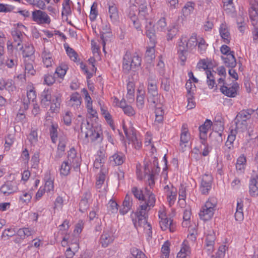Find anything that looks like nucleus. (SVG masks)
<instances>
[{"mask_svg": "<svg viewBox=\"0 0 258 258\" xmlns=\"http://www.w3.org/2000/svg\"><path fill=\"white\" fill-rule=\"evenodd\" d=\"M32 61L33 59H31V62L25 63V72L31 75H34L35 71L34 70Z\"/></svg>", "mask_w": 258, "mask_h": 258, "instance_id": "obj_58", "label": "nucleus"}, {"mask_svg": "<svg viewBox=\"0 0 258 258\" xmlns=\"http://www.w3.org/2000/svg\"><path fill=\"white\" fill-rule=\"evenodd\" d=\"M114 239V236L111 232L109 231H103L100 238V242L101 245L106 247L111 243Z\"/></svg>", "mask_w": 258, "mask_h": 258, "instance_id": "obj_17", "label": "nucleus"}, {"mask_svg": "<svg viewBox=\"0 0 258 258\" xmlns=\"http://www.w3.org/2000/svg\"><path fill=\"white\" fill-rule=\"evenodd\" d=\"M141 57L137 53L132 54L126 51L123 58V72L128 74L131 70L134 71L139 68L141 64Z\"/></svg>", "mask_w": 258, "mask_h": 258, "instance_id": "obj_5", "label": "nucleus"}, {"mask_svg": "<svg viewBox=\"0 0 258 258\" xmlns=\"http://www.w3.org/2000/svg\"><path fill=\"white\" fill-rule=\"evenodd\" d=\"M123 129L126 138L132 142L135 148L139 149L142 147V142L137 139L136 134L133 131L132 133H128L127 128L124 126H123Z\"/></svg>", "mask_w": 258, "mask_h": 258, "instance_id": "obj_14", "label": "nucleus"}, {"mask_svg": "<svg viewBox=\"0 0 258 258\" xmlns=\"http://www.w3.org/2000/svg\"><path fill=\"white\" fill-rule=\"evenodd\" d=\"M159 218L160 219L159 222L161 228L165 231L169 229L170 231L173 232L176 229V225L171 218H168L164 212H159Z\"/></svg>", "mask_w": 258, "mask_h": 258, "instance_id": "obj_7", "label": "nucleus"}, {"mask_svg": "<svg viewBox=\"0 0 258 258\" xmlns=\"http://www.w3.org/2000/svg\"><path fill=\"white\" fill-rule=\"evenodd\" d=\"M108 13L109 17L113 22H116L119 18L118 12L116 6L114 4L109 5Z\"/></svg>", "mask_w": 258, "mask_h": 258, "instance_id": "obj_30", "label": "nucleus"}, {"mask_svg": "<svg viewBox=\"0 0 258 258\" xmlns=\"http://www.w3.org/2000/svg\"><path fill=\"white\" fill-rule=\"evenodd\" d=\"M81 96L79 93H73L71 96L70 100L69 101V104L73 107L75 109H78L81 106Z\"/></svg>", "mask_w": 258, "mask_h": 258, "instance_id": "obj_22", "label": "nucleus"}, {"mask_svg": "<svg viewBox=\"0 0 258 258\" xmlns=\"http://www.w3.org/2000/svg\"><path fill=\"white\" fill-rule=\"evenodd\" d=\"M151 166L152 169L151 170L149 165H146L145 166V174H153V176L158 174L160 172V168L158 166V163L156 159H154Z\"/></svg>", "mask_w": 258, "mask_h": 258, "instance_id": "obj_24", "label": "nucleus"}, {"mask_svg": "<svg viewBox=\"0 0 258 258\" xmlns=\"http://www.w3.org/2000/svg\"><path fill=\"white\" fill-rule=\"evenodd\" d=\"M27 96L29 102H32L34 103L35 101L36 94L33 89L27 91Z\"/></svg>", "mask_w": 258, "mask_h": 258, "instance_id": "obj_64", "label": "nucleus"}, {"mask_svg": "<svg viewBox=\"0 0 258 258\" xmlns=\"http://www.w3.org/2000/svg\"><path fill=\"white\" fill-rule=\"evenodd\" d=\"M155 78V77L154 76H150L149 77L148 85V94H158L156 83L154 80Z\"/></svg>", "mask_w": 258, "mask_h": 258, "instance_id": "obj_27", "label": "nucleus"}, {"mask_svg": "<svg viewBox=\"0 0 258 258\" xmlns=\"http://www.w3.org/2000/svg\"><path fill=\"white\" fill-rule=\"evenodd\" d=\"M108 34L109 35H111V31L109 25L107 23L103 24V26L102 28V31L100 33V38L102 40V44L103 47V50L105 51V46L106 44V41H107V39L106 37L104 36L105 34Z\"/></svg>", "mask_w": 258, "mask_h": 258, "instance_id": "obj_29", "label": "nucleus"}, {"mask_svg": "<svg viewBox=\"0 0 258 258\" xmlns=\"http://www.w3.org/2000/svg\"><path fill=\"white\" fill-rule=\"evenodd\" d=\"M167 39L168 41L171 40L177 34L178 30L177 26L174 25L170 26L167 30Z\"/></svg>", "mask_w": 258, "mask_h": 258, "instance_id": "obj_37", "label": "nucleus"}, {"mask_svg": "<svg viewBox=\"0 0 258 258\" xmlns=\"http://www.w3.org/2000/svg\"><path fill=\"white\" fill-rule=\"evenodd\" d=\"M18 187L15 182L8 181L0 188V191L5 196H8L17 191Z\"/></svg>", "mask_w": 258, "mask_h": 258, "instance_id": "obj_11", "label": "nucleus"}, {"mask_svg": "<svg viewBox=\"0 0 258 258\" xmlns=\"http://www.w3.org/2000/svg\"><path fill=\"white\" fill-rule=\"evenodd\" d=\"M213 178L212 175L208 174H205L202 177L200 189L203 195H207L209 193L211 188Z\"/></svg>", "mask_w": 258, "mask_h": 258, "instance_id": "obj_9", "label": "nucleus"}, {"mask_svg": "<svg viewBox=\"0 0 258 258\" xmlns=\"http://www.w3.org/2000/svg\"><path fill=\"white\" fill-rule=\"evenodd\" d=\"M190 139V134L188 132V126L186 123L182 125L180 134V144L187 143Z\"/></svg>", "mask_w": 258, "mask_h": 258, "instance_id": "obj_26", "label": "nucleus"}, {"mask_svg": "<svg viewBox=\"0 0 258 258\" xmlns=\"http://www.w3.org/2000/svg\"><path fill=\"white\" fill-rule=\"evenodd\" d=\"M146 25L145 26L146 35L150 40V43H152L153 45L156 44V36L155 35V30L154 25L151 20L146 21Z\"/></svg>", "mask_w": 258, "mask_h": 258, "instance_id": "obj_10", "label": "nucleus"}, {"mask_svg": "<svg viewBox=\"0 0 258 258\" xmlns=\"http://www.w3.org/2000/svg\"><path fill=\"white\" fill-rule=\"evenodd\" d=\"M219 32L220 36L225 43L229 44L230 42L231 37L229 30L224 24H222L220 26Z\"/></svg>", "mask_w": 258, "mask_h": 258, "instance_id": "obj_25", "label": "nucleus"}, {"mask_svg": "<svg viewBox=\"0 0 258 258\" xmlns=\"http://www.w3.org/2000/svg\"><path fill=\"white\" fill-rule=\"evenodd\" d=\"M43 189L47 192L53 191L54 189L53 180L49 179L46 181Z\"/></svg>", "mask_w": 258, "mask_h": 258, "instance_id": "obj_57", "label": "nucleus"}, {"mask_svg": "<svg viewBox=\"0 0 258 258\" xmlns=\"http://www.w3.org/2000/svg\"><path fill=\"white\" fill-rule=\"evenodd\" d=\"M224 64L228 68H233L236 66V60L234 56V52L230 51L226 56H221Z\"/></svg>", "mask_w": 258, "mask_h": 258, "instance_id": "obj_19", "label": "nucleus"}, {"mask_svg": "<svg viewBox=\"0 0 258 258\" xmlns=\"http://www.w3.org/2000/svg\"><path fill=\"white\" fill-rule=\"evenodd\" d=\"M125 160V157L121 152H117L109 157V161L113 166L121 165Z\"/></svg>", "mask_w": 258, "mask_h": 258, "instance_id": "obj_20", "label": "nucleus"}, {"mask_svg": "<svg viewBox=\"0 0 258 258\" xmlns=\"http://www.w3.org/2000/svg\"><path fill=\"white\" fill-rule=\"evenodd\" d=\"M57 125L52 124L50 127L49 128L50 136L52 142L53 143H55L57 138Z\"/></svg>", "mask_w": 258, "mask_h": 258, "instance_id": "obj_41", "label": "nucleus"}, {"mask_svg": "<svg viewBox=\"0 0 258 258\" xmlns=\"http://www.w3.org/2000/svg\"><path fill=\"white\" fill-rule=\"evenodd\" d=\"M64 47L66 48L67 53L70 57V58L72 60L76 61L77 60L78 57V54L76 53V52L73 48L70 47L69 46H68L67 47L64 46Z\"/></svg>", "mask_w": 258, "mask_h": 258, "instance_id": "obj_49", "label": "nucleus"}, {"mask_svg": "<svg viewBox=\"0 0 258 258\" xmlns=\"http://www.w3.org/2000/svg\"><path fill=\"white\" fill-rule=\"evenodd\" d=\"M217 204V201L216 198H209L200 210L199 214L200 219L203 221L211 219L213 216Z\"/></svg>", "mask_w": 258, "mask_h": 258, "instance_id": "obj_6", "label": "nucleus"}, {"mask_svg": "<svg viewBox=\"0 0 258 258\" xmlns=\"http://www.w3.org/2000/svg\"><path fill=\"white\" fill-rule=\"evenodd\" d=\"M156 199L153 195L149 197L148 201L144 204L141 205L138 208L135 215L138 219V221L135 223V226L137 225L140 227H143L145 232L147 235V239H150L152 237V227L151 225L147 222L146 219L147 212L150 210L155 206Z\"/></svg>", "mask_w": 258, "mask_h": 258, "instance_id": "obj_1", "label": "nucleus"}, {"mask_svg": "<svg viewBox=\"0 0 258 258\" xmlns=\"http://www.w3.org/2000/svg\"><path fill=\"white\" fill-rule=\"evenodd\" d=\"M207 77V84L209 87L211 88H213L215 84L214 79H211V77H213L212 73L209 70L206 71Z\"/></svg>", "mask_w": 258, "mask_h": 258, "instance_id": "obj_61", "label": "nucleus"}, {"mask_svg": "<svg viewBox=\"0 0 258 258\" xmlns=\"http://www.w3.org/2000/svg\"><path fill=\"white\" fill-rule=\"evenodd\" d=\"M69 243L72 246L67 248L65 256L66 258H73L75 255V251H77L79 248L78 237H75L73 239L69 240Z\"/></svg>", "mask_w": 258, "mask_h": 258, "instance_id": "obj_12", "label": "nucleus"}, {"mask_svg": "<svg viewBox=\"0 0 258 258\" xmlns=\"http://www.w3.org/2000/svg\"><path fill=\"white\" fill-rule=\"evenodd\" d=\"M148 101L153 106H155L158 102V94H149Z\"/></svg>", "mask_w": 258, "mask_h": 258, "instance_id": "obj_59", "label": "nucleus"}, {"mask_svg": "<svg viewBox=\"0 0 258 258\" xmlns=\"http://www.w3.org/2000/svg\"><path fill=\"white\" fill-rule=\"evenodd\" d=\"M68 142L66 136H60L59 137V143L57 146V149L65 152V148Z\"/></svg>", "mask_w": 258, "mask_h": 258, "instance_id": "obj_43", "label": "nucleus"}, {"mask_svg": "<svg viewBox=\"0 0 258 258\" xmlns=\"http://www.w3.org/2000/svg\"><path fill=\"white\" fill-rule=\"evenodd\" d=\"M147 3L146 2H144L143 4H141L139 8V13L140 16H143L146 21L149 20V19L147 17L148 14L147 13Z\"/></svg>", "mask_w": 258, "mask_h": 258, "instance_id": "obj_44", "label": "nucleus"}, {"mask_svg": "<svg viewBox=\"0 0 258 258\" xmlns=\"http://www.w3.org/2000/svg\"><path fill=\"white\" fill-rule=\"evenodd\" d=\"M132 257L130 258H147L146 255L140 250L133 248L131 250Z\"/></svg>", "mask_w": 258, "mask_h": 258, "instance_id": "obj_46", "label": "nucleus"}, {"mask_svg": "<svg viewBox=\"0 0 258 258\" xmlns=\"http://www.w3.org/2000/svg\"><path fill=\"white\" fill-rule=\"evenodd\" d=\"M212 125V122L207 119L205 123L199 127L200 137L202 144L205 143V139L207 137V134L208 130L211 128Z\"/></svg>", "mask_w": 258, "mask_h": 258, "instance_id": "obj_13", "label": "nucleus"}, {"mask_svg": "<svg viewBox=\"0 0 258 258\" xmlns=\"http://www.w3.org/2000/svg\"><path fill=\"white\" fill-rule=\"evenodd\" d=\"M161 88L166 92L170 90V83L169 78L167 77H163L161 78Z\"/></svg>", "mask_w": 258, "mask_h": 258, "instance_id": "obj_48", "label": "nucleus"}, {"mask_svg": "<svg viewBox=\"0 0 258 258\" xmlns=\"http://www.w3.org/2000/svg\"><path fill=\"white\" fill-rule=\"evenodd\" d=\"M61 97V95L58 93L52 94L51 89H45L40 94V104L45 108H47L49 106L50 111L52 113L57 112L60 108Z\"/></svg>", "mask_w": 258, "mask_h": 258, "instance_id": "obj_2", "label": "nucleus"}, {"mask_svg": "<svg viewBox=\"0 0 258 258\" xmlns=\"http://www.w3.org/2000/svg\"><path fill=\"white\" fill-rule=\"evenodd\" d=\"M80 166V158L77 156L76 151L74 148L68 152L67 159L63 161L59 168L61 175L67 176L70 173L72 167L77 168Z\"/></svg>", "mask_w": 258, "mask_h": 258, "instance_id": "obj_3", "label": "nucleus"}, {"mask_svg": "<svg viewBox=\"0 0 258 258\" xmlns=\"http://www.w3.org/2000/svg\"><path fill=\"white\" fill-rule=\"evenodd\" d=\"M97 7V3H94L91 8L90 14L89 16L90 19L91 21H94L98 15Z\"/></svg>", "mask_w": 258, "mask_h": 258, "instance_id": "obj_52", "label": "nucleus"}, {"mask_svg": "<svg viewBox=\"0 0 258 258\" xmlns=\"http://www.w3.org/2000/svg\"><path fill=\"white\" fill-rule=\"evenodd\" d=\"M108 209L112 213H116L118 210V205L116 202L111 200L108 203Z\"/></svg>", "mask_w": 258, "mask_h": 258, "instance_id": "obj_56", "label": "nucleus"}, {"mask_svg": "<svg viewBox=\"0 0 258 258\" xmlns=\"http://www.w3.org/2000/svg\"><path fill=\"white\" fill-rule=\"evenodd\" d=\"M238 86L234 84L231 87H227L224 85L221 86L220 91L225 95L229 97H235L237 95V90Z\"/></svg>", "mask_w": 258, "mask_h": 258, "instance_id": "obj_15", "label": "nucleus"}, {"mask_svg": "<svg viewBox=\"0 0 258 258\" xmlns=\"http://www.w3.org/2000/svg\"><path fill=\"white\" fill-rule=\"evenodd\" d=\"M71 14V9L70 5V3L63 2L62 4V15H65L66 16Z\"/></svg>", "mask_w": 258, "mask_h": 258, "instance_id": "obj_62", "label": "nucleus"}, {"mask_svg": "<svg viewBox=\"0 0 258 258\" xmlns=\"http://www.w3.org/2000/svg\"><path fill=\"white\" fill-rule=\"evenodd\" d=\"M32 20L38 24H49L51 20L47 14L40 10H35L32 13Z\"/></svg>", "mask_w": 258, "mask_h": 258, "instance_id": "obj_8", "label": "nucleus"}, {"mask_svg": "<svg viewBox=\"0 0 258 258\" xmlns=\"http://www.w3.org/2000/svg\"><path fill=\"white\" fill-rule=\"evenodd\" d=\"M81 132L85 135L86 138L90 137L91 142L100 143L103 136L102 132L99 126H93L87 121L86 123H82L81 126Z\"/></svg>", "mask_w": 258, "mask_h": 258, "instance_id": "obj_4", "label": "nucleus"}, {"mask_svg": "<svg viewBox=\"0 0 258 258\" xmlns=\"http://www.w3.org/2000/svg\"><path fill=\"white\" fill-rule=\"evenodd\" d=\"M249 186L258 187V172L251 176Z\"/></svg>", "mask_w": 258, "mask_h": 258, "instance_id": "obj_60", "label": "nucleus"}, {"mask_svg": "<svg viewBox=\"0 0 258 258\" xmlns=\"http://www.w3.org/2000/svg\"><path fill=\"white\" fill-rule=\"evenodd\" d=\"M42 57L43 63L46 68L51 66L53 60L52 58V54L49 51H47L44 49L42 53Z\"/></svg>", "mask_w": 258, "mask_h": 258, "instance_id": "obj_31", "label": "nucleus"}, {"mask_svg": "<svg viewBox=\"0 0 258 258\" xmlns=\"http://www.w3.org/2000/svg\"><path fill=\"white\" fill-rule=\"evenodd\" d=\"M198 51L203 54L205 53L207 50L208 44L203 38H199L198 42Z\"/></svg>", "mask_w": 258, "mask_h": 258, "instance_id": "obj_39", "label": "nucleus"}, {"mask_svg": "<svg viewBox=\"0 0 258 258\" xmlns=\"http://www.w3.org/2000/svg\"><path fill=\"white\" fill-rule=\"evenodd\" d=\"M106 159L107 155L106 154L105 151L103 149L100 148L97 152L95 160L101 162L102 163L104 164Z\"/></svg>", "mask_w": 258, "mask_h": 258, "instance_id": "obj_35", "label": "nucleus"}, {"mask_svg": "<svg viewBox=\"0 0 258 258\" xmlns=\"http://www.w3.org/2000/svg\"><path fill=\"white\" fill-rule=\"evenodd\" d=\"M176 196V189L172 185L171 190L167 194L168 200L170 204L174 202Z\"/></svg>", "mask_w": 258, "mask_h": 258, "instance_id": "obj_51", "label": "nucleus"}, {"mask_svg": "<svg viewBox=\"0 0 258 258\" xmlns=\"http://www.w3.org/2000/svg\"><path fill=\"white\" fill-rule=\"evenodd\" d=\"M254 112V110L252 109H247L240 111L237 115L235 120H248L251 117V114Z\"/></svg>", "mask_w": 258, "mask_h": 258, "instance_id": "obj_28", "label": "nucleus"}, {"mask_svg": "<svg viewBox=\"0 0 258 258\" xmlns=\"http://www.w3.org/2000/svg\"><path fill=\"white\" fill-rule=\"evenodd\" d=\"M139 95L137 96V105L139 109H142L144 105L145 93L144 91L138 90Z\"/></svg>", "mask_w": 258, "mask_h": 258, "instance_id": "obj_38", "label": "nucleus"}, {"mask_svg": "<svg viewBox=\"0 0 258 258\" xmlns=\"http://www.w3.org/2000/svg\"><path fill=\"white\" fill-rule=\"evenodd\" d=\"M91 196L90 192L87 191L84 194L79 204V210L82 213L85 212L89 208L88 200L90 199Z\"/></svg>", "mask_w": 258, "mask_h": 258, "instance_id": "obj_23", "label": "nucleus"}, {"mask_svg": "<svg viewBox=\"0 0 258 258\" xmlns=\"http://www.w3.org/2000/svg\"><path fill=\"white\" fill-rule=\"evenodd\" d=\"M127 98L128 99H133L135 93V83L132 81H130L127 84Z\"/></svg>", "mask_w": 258, "mask_h": 258, "instance_id": "obj_42", "label": "nucleus"}, {"mask_svg": "<svg viewBox=\"0 0 258 258\" xmlns=\"http://www.w3.org/2000/svg\"><path fill=\"white\" fill-rule=\"evenodd\" d=\"M198 39H197V35L196 33H192L189 39L187 41L186 43V47L189 50H191L195 48L198 44Z\"/></svg>", "mask_w": 258, "mask_h": 258, "instance_id": "obj_32", "label": "nucleus"}, {"mask_svg": "<svg viewBox=\"0 0 258 258\" xmlns=\"http://www.w3.org/2000/svg\"><path fill=\"white\" fill-rule=\"evenodd\" d=\"M132 193L133 194V195L136 199L142 201V203H141L140 206L141 205L145 204L148 201L149 197L151 195H153L154 196H155V195L151 193L148 195V197L147 198L146 196H144L143 195L142 190L136 186L133 187L132 188ZM154 197L155 198V197Z\"/></svg>", "mask_w": 258, "mask_h": 258, "instance_id": "obj_18", "label": "nucleus"}, {"mask_svg": "<svg viewBox=\"0 0 258 258\" xmlns=\"http://www.w3.org/2000/svg\"><path fill=\"white\" fill-rule=\"evenodd\" d=\"M133 206V199L132 196L127 194L123 202L122 205L119 209L120 214L124 215L131 209Z\"/></svg>", "mask_w": 258, "mask_h": 258, "instance_id": "obj_16", "label": "nucleus"}, {"mask_svg": "<svg viewBox=\"0 0 258 258\" xmlns=\"http://www.w3.org/2000/svg\"><path fill=\"white\" fill-rule=\"evenodd\" d=\"M195 3L189 2H187L182 9L183 15L186 17L190 15L194 10Z\"/></svg>", "mask_w": 258, "mask_h": 258, "instance_id": "obj_36", "label": "nucleus"}, {"mask_svg": "<svg viewBox=\"0 0 258 258\" xmlns=\"http://www.w3.org/2000/svg\"><path fill=\"white\" fill-rule=\"evenodd\" d=\"M216 236L213 231H210L207 234L205 239V244H211L214 245Z\"/></svg>", "mask_w": 258, "mask_h": 258, "instance_id": "obj_50", "label": "nucleus"}, {"mask_svg": "<svg viewBox=\"0 0 258 258\" xmlns=\"http://www.w3.org/2000/svg\"><path fill=\"white\" fill-rule=\"evenodd\" d=\"M249 18L252 25L255 26L258 23V8H250L249 10Z\"/></svg>", "mask_w": 258, "mask_h": 258, "instance_id": "obj_33", "label": "nucleus"}, {"mask_svg": "<svg viewBox=\"0 0 258 258\" xmlns=\"http://www.w3.org/2000/svg\"><path fill=\"white\" fill-rule=\"evenodd\" d=\"M236 122V127L237 130L241 129L242 131L246 130L247 127V122L246 120H243V121L240 120H235Z\"/></svg>", "mask_w": 258, "mask_h": 258, "instance_id": "obj_54", "label": "nucleus"}, {"mask_svg": "<svg viewBox=\"0 0 258 258\" xmlns=\"http://www.w3.org/2000/svg\"><path fill=\"white\" fill-rule=\"evenodd\" d=\"M37 138L38 135L37 132L35 130H32L28 137V139L31 144L36 143L38 141Z\"/></svg>", "mask_w": 258, "mask_h": 258, "instance_id": "obj_63", "label": "nucleus"}, {"mask_svg": "<svg viewBox=\"0 0 258 258\" xmlns=\"http://www.w3.org/2000/svg\"><path fill=\"white\" fill-rule=\"evenodd\" d=\"M167 26L166 19L164 17L161 18L157 23V29L160 31H165Z\"/></svg>", "mask_w": 258, "mask_h": 258, "instance_id": "obj_53", "label": "nucleus"}, {"mask_svg": "<svg viewBox=\"0 0 258 258\" xmlns=\"http://www.w3.org/2000/svg\"><path fill=\"white\" fill-rule=\"evenodd\" d=\"M150 45L149 48H147L146 52V57L148 58L149 60H152L155 58V49L154 47L156 44L153 45L152 43H150Z\"/></svg>", "mask_w": 258, "mask_h": 258, "instance_id": "obj_45", "label": "nucleus"}, {"mask_svg": "<svg viewBox=\"0 0 258 258\" xmlns=\"http://www.w3.org/2000/svg\"><path fill=\"white\" fill-rule=\"evenodd\" d=\"M15 9V7L12 5L0 4V12L9 13L12 12Z\"/></svg>", "mask_w": 258, "mask_h": 258, "instance_id": "obj_55", "label": "nucleus"}, {"mask_svg": "<svg viewBox=\"0 0 258 258\" xmlns=\"http://www.w3.org/2000/svg\"><path fill=\"white\" fill-rule=\"evenodd\" d=\"M194 92L190 90H188V93L187 94V98L188 104L187 107L188 109H192L196 106L195 102L194 100Z\"/></svg>", "mask_w": 258, "mask_h": 258, "instance_id": "obj_47", "label": "nucleus"}, {"mask_svg": "<svg viewBox=\"0 0 258 258\" xmlns=\"http://www.w3.org/2000/svg\"><path fill=\"white\" fill-rule=\"evenodd\" d=\"M34 52L35 50L33 45H25L23 51V56L24 57H30L31 59H33L34 58L33 56Z\"/></svg>", "mask_w": 258, "mask_h": 258, "instance_id": "obj_34", "label": "nucleus"}, {"mask_svg": "<svg viewBox=\"0 0 258 258\" xmlns=\"http://www.w3.org/2000/svg\"><path fill=\"white\" fill-rule=\"evenodd\" d=\"M190 248L187 241L184 240L180 251L177 253L176 258H189Z\"/></svg>", "mask_w": 258, "mask_h": 258, "instance_id": "obj_21", "label": "nucleus"}, {"mask_svg": "<svg viewBox=\"0 0 258 258\" xmlns=\"http://www.w3.org/2000/svg\"><path fill=\"white\" fill-rule=\"evenodd\" d=\"M170 243L167 241L162 245L161 248V258H168L170 252Z\"/></svg>", "mask_w": 258, "mask_h": 258, "instance_id": "obj_40", "label": "nucleus"}]
</instances>
